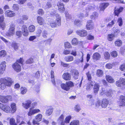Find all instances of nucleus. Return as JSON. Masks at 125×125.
Here are the masks:
<instances>
[{
  "mask_svg": "<svg viewBox=\"0 0 125 125\" xmlns=\"http://www.w3.org/2000/svg\"><path fill=\"white\" fill-rule=\"evenodd\" d=\"M111 19L109 17H107L104 19V21L106 23L110 21H111Z\"/></svg>",
  "mask_w": 125,
  "mask_h": 125,
  "instance_id": "obj_63",
  "label": "nucleus"
},
{
  "mask_svg": "<svg viewBox=\"0 0 125 125\" xmlns=\"http://www.w3.org/2000/svg\"><path fill=\"white\" fill-rule=\"evenodd\" d=\"M62 78L64 80H67L71 79V75L68 73H65L62 75Z\"/></svg>",
  "mask_w": 125,
  "mask_h": 125,
  "instance_id": "obj_27",
  "label": "nucleus"
},
{
  "mask_svg": "<svg viewBox=\"0 0 125 125\" xmlns=\"http://www.w3.org/2000/svg\"><path fill=\"white\" fill-rule=\"evenodd\" d=\"M102 92L100 93V94L102 95L104 94L107 96L111 97L113 94V92L111 90H107L104 88H102Z\"/></svg>",
  "mask_w": 125,
  "mask_h": 125,
  "instance_id": "obj_7",
  "label": "nucleus"
},
{
  "mask_svg": "<svg viewBox=\"0 0 125 125\" xmlns=\"http://www.w3.org/2000/svg\"><path fill=\"white\" fill-rule=\"evenodd\" d=\"M98 14L97 13L94 12L92 14L91 17L92 19H94L97 18L98 17Z\"/></svg>",
  "mask_w": 125,
  "mask_h": 125,
  "instance_id": "obj_43",
  "label": "nucleus"
},
{
  "mask_svg": "<svg viewBox=\"0 0 125 125\" xmlns=\"http://www.w3.org/2000/svg\"><path fill=\"white\" fill-rule=\"evenodd\" d=\"M106 78L107 81L110 83H113L115 82L114 79L111 76L109 75L106 76Z\"/></svg>",
  "mask_w": 125,
  "mask_h": 125,
  "instance_id": "obj_28",
  "label": "nucleus"
},
{
  "mask_svg": "<svg viewBox=\"0 0 125 125\" xmlns=\"http://www.w3.org/2000/svg\"><path fill=\"white\" fill-rule=\"evenodd\" d=\"M42 115L41 114H38L35 117V119H34L32 121L33 124L34 125H39V123L38 122L41 121L42 119Z\"/></svg>",
  "mask_w": 125,
  "mask_h": 125,
  "instance_id": "obj_8",
  "label": "nucleus"
},
{
  "mask_svg": "<svg viewBox=\"0 0 125 125\" xmlns=\"http://www.w3.org/2000/svg\"><path fill=\"white\" fill-rule=\"evenodd\" d=\"M64 115H61L60 117H59L58 119V121L61 123V125H62V123L63 121L64 120Z\"/></svg>",
  "mask_w": 125,
  "mask_h": 125,
  "instance_id": "obj_44",
  "label": "nucleus"
},
{
  "mask_svg": "<svg viewBox=\"0 0 125 125\" xmlns=\"http://www.w3.org/2000/svg\"><path fill=\"white\" fill-rule=\"evenodd\" d=\"M111 55L113 57H115L117 56V53L116 51H114L111 53Z\"/></svg>",
  "mask_w": 125,
  "mask_h": 125,
  "instance_id": "obj_64",
  "label": "nucleus"
},
{
  "mask_svg": "<svg viewBox=\"0 0 125 125\" xmlns=\"http://www.w3.org/2000/svg\"><path fill=\"white\" fill-rule=\"evenodd\" d=\"M53 110V108L50 107L49 109L47 110L46 113V115L48 116L50 115L52 113Z\"/></svg>",
  "mask_w": 125,
  "mask_h": 125,
  "instance_id": "obj_34",
  "label": "nucleus"
},
{
  "mask_svg": "<svg viewBox=\"0 0 125 125\" xmlns=\"http://www.w3.org/2000/svg\"><path fill=\"white\" fill-rule=\"evenodd\" d=\"M40 112V110L39 109H33V108H31L30 109L28 115L29 116H31L37 113H39Z\"/></svg>",
  "mask_w": 125,
  "mask_h": 125,
  "instance_id": "obj_12",
  "label": "nucleus"
},
{
  "mask_svg": "<svg viewBox=\"0 0 125 125\" xmlns=\"http://www.w3.org/2000/svg\"><path fill=\"white\" fill-rule=\"evenodd\" d=\"M72 43L74 45H76L78 43L77 39L76 38H74L72 41Z\"/></svg>",
  "mask_w": 125,
  "mask_h": 125,
  "instance_id": "obj_58",
  "label": "nucleus"
},
{
  "mask_svg": "<svg viewBox=\"0 0 125 125\" xmlns=\"http://www.w3.org/2000/svg\"><path fill=\"white\" fill-rule=\"evenodd\" d=\"M34 61L33 58H30L26 61V62L27 64H30L32 63Z\"/></svg>",
  "mask_w": 125,
  "mask_h": 125,
  "instance_id": "obj_54",
  "label": "nucleus"
},
{
  "mask_svg": "<svg viewBox=\"0 0 125 125\" xmlns=\"http://www.w3.org/2000/svg\"><path fill=\"white\" fill-rule=\"evenodd\" d=\"M16 35L18 37H21L22 35V33L21 31H17L16 32Z\"/></svg>",
  "mask_w": 125,
  "mask_h": 125,
  "instance_id": "obj_61",
  "label": "nucleus"
},
{
  "mask_svg": "<svg viewBox=\"0 0 125 125\" xmlns=\"http://www.w3.org/2000/svg\"><path fill=\"white\" fill-rule=\"evenodd\" d=\"M115 37V35L114 33H111L108 34L107 37V40L110 41H113Z\"/></svg>",
  "mask_w": 125,
  "mask_h": 125,
  "instance_id": "obj_23",
  "label": "nucleus"
},
{
  "mask_svg": "<svg viewBox=\"0 0 125 125\" xmlns=\"http://www.w3.org/2000/svg\"><path fill=\"white\" fill-rule=\"evenodd\" d=\"M65 16L66 17L67 20L68 19H72V16L71 15L69 14L67 11H65Z\"/></svg>",
  "mask_w": 125,
  "mask_h": 125,
  "instance_id": "obj_42",
  "label": "nucleus"
},
{
  "mask_svg": "<svg viewBox=\"0 0 125 125\" xmlns=\"http://www.w3.org/2000/svg\"><path fill=\"white\" fill-rule=\"evenodd\" d=\"M42 32V31L40 29H38L36 32L37 36L40 37L41 35V33Z\"/></svg>",
  "mask_w": 125,
  "mask_h": 125,
  "instance_id": "obj_59",
  "label": "nucleus"
},
{
  "mask_svg": "<svg viewBox=\"0 0 125 125\" xmlns=\"http://www.w3.org/2000/svg\"><path fill=\"white\" fill-rule=\"evenodd\" d=\"M101 57V56L100 54L97 52L94 53L93 56V59L95 61L99 60Z\"/></svg>",
  "mask_w": 125,
  "mask_h": 125,
  "instance_id": "obj_25",
  "label": "nucleus"
},
{
  "mask_svg": "<svg viewBox=\"0 0 125 125\" xmlns=\"http://www.w3.org/2000/svg\"><path fill=\"white\" fill-rule=\"evenodd\" d=\"M15 25L13 23H11L8 31L5 34L8 37L13 36L15 33Z\"/></svg>",
  "mask_w": 125,
  "mask_h": 125,
  "instance_id": "obj_5",
  "label": "nucleus"
},
{
  "mask_svg": "<svg viewBox=\"0 0 125 125\" xmlns=\"http://www.w3.org/2000/svg\"><path fill=\"white\" fill-rule=\"evenodd\" d=\"M94 83V82L91 81H89L86 86V90H89L91 89Z\"/></svg>",
  "mask_w": 125,
  "mask_h": 125,
  "instance_id": "obj_19",
  "label": "nucleus"
},
{
  "mask_svg": "<svg viewBox=\"0 0 125 125\" xmlns=\"http://www.w3.org/2000/svg\"><path fill=\"white\" fill-rule=\"evenodd\" d=\"M64 59L66 62H70L73 60V57L71 56H69L65 57Z\"/></svg>",
  "mask_w": 125,
  "mask_h": 125,
  "instance_id": "obj_31",
  "label": "nucleus"
},
{
  "mask_svg": "<svg viewBox=\"0 0 125 125\" xmlns=\"http://www.w3.org/2000/svg\"><path fill=\"white\" fill-rule=\"evenodd\" d=\"M11 46L15 50H16L18 48V46L17 44L15 42H13L11 44Z\"/></svg>",
  "mask_w": 125,
  "mask_h": 125,
  "instance_id": "obj_50",
  "label": "nucleus"
},
{
  "mask_svg": "<svg viewBox=\"0 0 125 125\" xmlns=\"http://www.w3.org/2000/svg\"><path fill=\"white\" fill-rule=\"evenodd\" d=\"M51 6L52 5L51 4V3L50 2H48L47 3L46 6L45 7H44L43 6V7L45 8V9H46L51 8Z\"/></svg>",
  "mask_w": 125,
  "mask_h": 125,
  "instance_id": "obj_57",
  "label": "nucleus"
},
{
  "mask_svg": "<svg viewBox=\"0 0 125 125\" xmlns=\"http://www.w3.org/2000/svg\"><path fill=\"white\" fill-rule=\"evenodd\" d=\"M96 74L98 77H101L103 75V72L102 70H98L97 71Z\"/></svg>",
  "mask_w": 125,
  "mask_h": 125,
  "instance_id": "obj_39",
  "label": "nucleus"
},
{
  "mask_svg": "<svg viewBox=\"0 0 125 125\" xmlns=\"http://www.w3.org/2000/svg\"><path fill=\"white\" fill-rule=\"evenodd\" d=\"M28 28L29 31L30 32H33L35 30V26L33 25L30 26Z\"/></svg>",
  "mask_w": 125,
  "mask_h": 125,
  "instance_id": "obj_45",
  "label": "nucleus"
},
{
  "mask_svg": "<svg viewBox=\"0 0 125 125\" xmlns=\"http://www.w3.org/2000/svg\"><path fill=\"white\" fill-rule=\"evenodd\" d=\"M6 63L5 61L2 62L0 65V68H4L6 69Z\"/></svg>",
  "mask_w": 125,
  "mask_h": 125,
  "instance_id": "obj_51",
  "label": "nucleus"
},
{
  "mask_svg": "<svg viewBox=\"0 0 125 125\" xmlns=\"http://www.w3.org/2000/svg\"><path fill=\"white\" fill-rule=\"evenodd\" d=\"M72 118L71 115H68L67 116L63 121L62 123V125H65V123L68 124L69 123L70 121Z\"/></svg>",
  "mask_w": 125,
  "mask_h": 125,
  "instance_id": "obj_24",
  "label": "nucleus"
},
{
  "mask_svg": "<svg viewBox=\"0 0 125 125\" xmlns=\"http://www.w3.org/2000/svg\"><path fill=\"white\" fill-rule=\"evenodd\" d=\"M104 56L105 59L108 60L110 58V55L108 52H105L104 53Z\"/></svg>",
  "mask_w": 125,
  "mask_h": 125,
  "instance_id": "obj_41",
  "label": "nucleus"
},
{
  "mask_svg": "<svg viewBox=\"0 0 125 125\" xmlns=\"http://www.w3.org/2000/svg\"><path fill=\"white\" fill-rule=\"evenodd\" d=\"M56 12L55 11L52 10L50 14L52 16H55L56 18V21L57 25L58 26H60L61 25V18L60 16L58 14H56Z\"/></svg>",
  "mask_w": 125,
  "mask_h": 125,
  "instance_id": "obj_6",
  "label": "nucleus"
},
{
  "mask_svg": "<svg viewBox=\"0 0 125 125\" xmlns=\"http://www.w3.org/2000/svg\"><path fill=\"white\" fill-rule=\"evenodd\" d=\"M73 83L71 81L66 82V83H62L61 84V87L64 90L66 91H69L71 88L73 86Z\"/></svg>",
  "mask_w": 125,
  "mask_h": 125,
  "instance_id": "obj_4",
  "label": "nucleus"
},
{
  "mask_svg": "<svg viewBox=\"0 0 125 125\" xmlns=\"http://www.w3.org/2000/svg\"><path fill=\"white\" fill-rule=\"evenodd\" d=\"M0 101L3 103H6L8 101V99L5 96L0 95Z\"/></svg>",
  "mask_w": 125,
  "mask_h": 125,
  "instance_id": "obj_32",
  "label": "nucleus"
},
{
  "mask_svg": "<svg viewBox=\"0 0 125 125\" xmlns=\"http://www.w3.org/2000/svg\"><path fill=\"white\" fill-rule=\"evenodd\" d=\"M118 103L120 106H125V96L121 95L120 96L119 101L118 102Z\"/></svg>",
  "mask_w": 125,
  "mask_h": 125,
  "instance_id": "obj_11",
  "label": "nucleus"
},
{
  "mask_svg": "<svg viewBox=\"0 0 125 125\" xmlns=\"http://www.w3.org/2000/svg\"><path fill=\"white\" fill-rule=\"evenodd\" d=\"M15 120L13 118L10 119V125H17L15 123Z\"/></svg>",
  "mask_w": 125,
  "mask_h": 125,
  "instance_id": "obj_48",
  "label": "nucleus"
},
{
  "mask_svg": "<svg viewBox=\"0 0 125 125\" xmlns=\"http://www.w3.org/2000/svg\"><path fill=\"white\" fill-rule=\"evenodd\" d=\"M6 52L5 50H2L0 51V57H4L6 56Z\"/></svg>",
  "mask_w": 125,
  "mask_h": 125,
  "instance_id": "obj_46",
  "label": "nucleus"
},
{
  "mask_svg": "<svg viewBox=\"0 0 125 125\" xmlns=\"http://www.w3.org/2000/svg\"><path fill=\"white\" fill-rule=\"evenodd\" d=\"M109 102L107 99H104L101 100H98L96 103V106L98 107L101 105L103 108H105L107 106Z\"/></svg>",
  "mask_w": 125,
  "mask_h": 125,
  "instance_id": "obj_3",
  "label": "nucleus"
},
{
  "mask_svg": "<svg viewBox=\"0 0 125 125\" xmlns=\"http://www.w3.org/2000/svg\"><path fill=\"white\" fill-rule=\"evenodd\" d=\"M109 5V3L107 2L101 4L100 6V11H104Z\"/></svg>",
  "mask_w": 125,
  "mask_h": 125,
  "instance_id": "obj_21",
  "label": "nucleus"
},
{
  "mask_svg": "<svg viewBox=\"0 0 125 125\" xmlns=\"http://www.w3.org/2000/svg\"><path fill=\"white\" fill-rule=\"evenodd\" d=\"M94 91L95 94L97 93L99 91V85L97 83H95L94 82V83L93 85Z\"/></svg>",
  "mask_w": 125,
  "mask_h": 125,
  "instance_id": "obj_22",
  "label": "nucleus"
},
{
  "mask_svg": "<svg viewBox=\"0 0 125 125\" xmlns=\"http://www.w3.org/2000/svg\"><path fill=\"white\" fill-rule=\"evenodd\" d=\"M31 103V100H28L25 102L22 103V106L25 109H28L30 106Z\"/></svg>",
  "mask_w": 125,
  "mask_h": 125,
  "instance_id": "obj_17",
  "label": "nucleus"
},
{
  "mask_svg": "<svg viewBox=\"0 0 125 125\" xmlns=\"http://www.w3.org/2000/svg\"><path fill=\"white\" fill-rule=\"evenodd\" d=\"M24 60L22 58H20V59L17 60V62L15 63L12 65V67L14 70L17 72L20 71L21 70V66L20 65L17 63H20L22 65H23V62Z\"/></svg>",
  "mask_w": 125,
  "mask_h": 125,
  "instance_id": "obj_2",
  "label": "nucleus"
},
{
  "mask_svg": "<svg viewBox=\"0 0 125 125\" xmlns=\"http://www.w3.org/2000/svg\"><path fill=\"white\" fill-rule=\"evenodd\" d=\"M70 72L72 73L75 79H78L79 75V72L77 70L73 69L71 70Z\"/></svg>",
  "mask_w": 125,
  "mask_h": 125,
  "instance_id": "obj_18",
  "label": "nucleus"
},
{
  "mask_svg": "<svg viewBox=\"0 0 125 125\" xmlns=\"http://www.w3.org/2000/svg\"><path fill=\"white\" fill-rule=\"evenodd\" d=\"M37 38V36H30L29 38V40L30 41H32L33 42H34V40L36 39Z\"/></svg>",
  "mask_w": 125,
  "mask_h": 125,
  "instance_id": "obj_49",
  "label": "nucleus"
},
{
  "mask_svg": "<svg viewBox=\"0 0 125 125\" xmlns=\"http://www.w3.org/2000/svg\"><path fill=\"white\" fill-rule=\"evenodd\" d=\"M51 75L52 82L53 84L55 85V83L54 79V72L52 71H51Z\"/></svg>",
  "mask_w": 125,
  "mask_h": 125,
  "instance_id": "obj_36",
  "label": "nucleus"
},
{
  "mask_svg": "<svg viewBox=\"0 0 125 125\" xmlns=\"http://www.w3.org/2000/svg\"><path fill=\"white\" fill-rule=\"evenodd\" d=\"M76 33L78 35L82 37H85L87 35L86 31L83 29L77 30L76 31Z\"/></svg>",
  "mask_w": 125,
  "mask_h": 125,
  "instance_id": "obj_9",
  "label": "nucleus"
},
{
  "mask_svg": "<svg viewBox=\"0 0 125 125\" xmlns=\"http://www.w3.org/2000/svg\"><path fill=\"white\" fill-rule=\"evenodd\" d=\"M13 82L12 79L10 78L6 77L1 78L0 80V88L3 90L5 88L6 86H10Z\"/></svg>",
  "mask_w": 125,
  "mask_h": 125,
  "instance_id": "obj_1",
  "label": "nucleus"
},
{
  "mask_svg": "<svg viewBox=\"0 0 125 125\" xmlns=\"http://www.w3.org/2000/svg\"><path fill=\"white\" fill-rule=\"evenodd\" d=\"M78 55L80 57L81 59H78L75 60V63H78L80 62H83V53L82 52H79Z\"/></svg>",
  "mask_w": 125,
  "mask_h": 125,
  "instance_id": "obj_20",
  "label": "nucleus"
},
{
  "mask_svg": "<svg viewBox=\"0 0 125 125\" xmlns=\"http://www.w3.org/2000/svg\"><path fill=\"white\" fill-rule=\"evenodd\" d=\"M79 121L78 120L72 121L70 123V125H79Z\"/></svg>",
  "mask_w": 125,
  "mask_h": 125,
  "instance_id": "obj_40",
  "label": "nucleus"
},
{
  "mask_svg": "<svg viewBox=\"0 0 125 125\" xmlns=\"http://www.w3.org/2000/svg\"><path fill=\"white\" fill-rule=\"evenodd\" d=\"M115 43L116 46H120L122 45V42L121 40L119 39H117L115 42Z\"/></svg>",
  "mask_w": 125,
  "mask_h": 125,
  "instance_id": "obj_38",
  "label": "nucleus"
},
{
  "mask_svg": "<svg viewBox=\"0 0 125 125\" xmlns=\"http://www.w3.org/2000/svg\"><path fill=\"white\" fill-rule=\"evenodd\" d=\"M21 93L22 94H25L27 91L26 88L25 87H22L21 88Z\"/></svg>",
  "mask_w": 125,
  "mask_h": 125,
  "instance_id": "obj_37",
  "label": "nucleus"
},
{
  "mask_svg": "<svg viewBox=\"0 0 125 125\" xmlns=\"http://www.w3.org/2000/svg\"><path fill=\"white\" fill-rule=\"evenodd\" d=\"M88 80L89 81H91V80L92 79V77L91 76V74L89 73V72H88L86 74Z\"/></svg>",
  "mask_w": 125,
  "mask_h": 125,
  "instance_id": "obj_55",
  "label": "nucleus"
},
{
  "mask_svg": "<svg viewBox=\"0 0 125 125\" xmlns=\"http://www.w3.org/2000/svg\"><path fill=\"white\" fill-rule=\"evenodd\" d=\"M38 22L40 25H43L45 24L44 20L41 16H38L37 18Z\"/></svg>",
  "mask_w": 125,
  "mask_h": 125,
  "instance_id": "obj_26",
  "label": "nucleus"
},
{
  "mask_svg": "<svg viewBox=\"0 0 125 125\" xmlns=\"http://www.w3.org/2000/svg\"><path fill=\"white\" fill-rule=\"evenodd\" d=\"M93 7L91 6H89L86 9V11L87 12H88L89 11L93 10H94Z\"/></svg>",
  "mask_w": 125,
  "mask_h": 125,
  "instance_id": "obj_56",
  "label": "nucleus"
},
{
  "mask_svg": "<svg viewBox=\"0 0 125 125\" xmlns=\"http://www.w3.org/2000/svg\"><path fill=\"white\" fill-rule=\"evenodd\" d=\"M5 16L7 17H12L15 16V13L13 11L10 10H8L5 12Z\"/></svg>",
  "mask_w": 125,
  "mask_h": 125,
  "instance_id": "obj_15",
  "label": "nucleus"
},
{
  "mask_svg": "<svg viewBox=\"0 0 125 125\" xmlns=\"http://www.w3.org/2000/svg\"><path fill=\"white\" fill-rule=\"evenodd\" d=\"M74 25L78 27H80L82 25V22L80 21L79 20H75L74 22Z\"/></svg>",
  "mask_w": 125,
  "mask_h": 125,
  "instance_id": "obj_35",
  "label": "nucleus"
},
{
  "mask_svg": "<svg viewBox=\"0 0 125 125\" xmlns=\"http://www.w3.org/2000/svg\"><path fill=\"white\" fill-rule=\"evenodd\" d=\"M1 109L7 113H9L11 112V108L7 105H3Z\"/></svg>",
  "mask_w": 125,
  "mask_h": 125,
  "instance_id": "obj_14",
  "label": "nucleus"
},
{
  "mask_svg": "<svg viewBox=\"0 0 125 125\" xmlns=\"http://www.w3.org/2000/svg\"><path fill=\"white\" fill-rule=\"evenodd\" d=\"M48 35V33L47 31H46L44 30L43 31L42 33V36L45 38H47V36Z\"/></svg>",
  "mask_w": 125,
  "mask_h": 125,
  "instance_id": "obj_52",
  "label": "nucleus"
},
{
  "mask_svg": "<svg viewBox=\"0 0 125 125\" xmlns=\"http://www.w3.org/2000/svg\"><path fill=\"white\" fill-rule=\"evenodd\" d=\"M75 110L77 112H79L81 110L80 105H77L75 107Z\"/></svg>",
  "mask_w": 125,
  "mask_h": 125,
  "instance_id": "obj_62",
  "label": "nucleus"
},
{
  "mask_svg": "<svg viewBox=\"0 0 125 125\" xmlns=\"http://www.w3.org/2000/svg\"><path fill=\"white\" fill-rule=\"evenodd\" d=\"M0 38L7 45H8L10 44V42H8L3 37H0Z\"/></svg>",
  "mask_w": 125,
  "mask_h": 125,
  "instance_id": "obj_60",
  "label": "nucleus"
},
{
  "mask_svg": "<svg viewBox=\"0 0 125 125\" xmlns=\"http://www.w3.org/2000/svg\"><path fill=\"white\" fill-rule=\"evenodd\" d=\"M123 9V7H120L119 8L117 9H116V8H115L114 12L115 15L118 16L120 13L122 11Z\"/></svg>",
  "mask_w": 125,
  "mask_h": 125,
  "instance_id": "obj_29",
  "label": "nucleus"
},
{
  "mask_svg": "<svg viewBox=\"0 0 125 125\" xmlns=\"http://www.w3.org/2000/svg\"><path fill=\"white\" fill-rule=\"evenodd\" d=\"M16 104L14 103H12L11 104V113H14L16 110Z\"/></svg>",
  "mask_w": 125,
  "mask_h": 125,
  "instance_id": "obj_30",
  "label": "nucleus"
},
{
  "mask_svg": "<svg viewBox=\"0 0 125 125\" xmlns=\"http://www.w3.org/2000/svg\"><path fill=\"white\" fill-rule=\"evenodd\" d=\"M117 23L119 26H122L123 25V20L121 18H118L117 20Z\"/></svg>",
  "mask_w": 125,
  "mask_h": 125,
  "instance_id": "obj_47",
  "label": "nucleus"
},
{
  "mask_svg": "<svg viewBox=\"0 0 125 125\" xmlns=\"http://www.w3.org/2000/svg\"><path fill=\"white\" fill-rule=\"evenodd\" d=\"M59 11L61 13L63 12L65 10L64 7V5L60 2H58L57 4Z\"/></svg>",
  "mask_w": 125,
  "mask_h": 125,
  "instance_id": "obj_13",
  "label": "nucleus"
},
{
  "mask_svg": "<svg viewBox=\"0 0 125 125\" xmlns=\"http://www.w3.org/2000/svg\"><path fill=\"white\" fill-rule=\"evenodd\" d=\"M86 29L87 30H89L93 29L94 26L92 21L89 20L87 21L86 25Z\"/></svg>",
  "mask_w": 125,
  "mask_h": 125,
  "instance_id": "obj_16",
  "label": "nucleus"
},
{
  "mask_svg": "<svg viewBox=\"0 0 125 125\" xmlns=\"http://www.w3.org/2000/svg\"><path fill=\"white\" fill-rule=\"evenodd\" d=\"M116 86L119 87H121L122 85H125V79L121 78L119 80L116 82Z\"/></svg>",
  "mask_w": 125,
  "mask_h": 125,
  "instance_id": "obj_10",
  "label": "nucleus"
},
{
  "mask_svg": "<svg viewBox=\"0 0 125 125\" xmlns=\"http://www.w3.org/2000/svg\"><path fill=\"white\" fill-rule=\"evenodd\" d=\"M14 10L17 11L19 9V6L18 4H14L12 7Z\"/></svg>",
  "mask_w": 125,
  "mask_h": 125,
  "instance_id": "obj_53",
  "label": "nucleus"
},
{
  "mask_svg": "<svg viewBox=\"0 0 125 125\" xmlns=\"http://www.w3.org/2000/svg\"><path fill=\"white\" fill-rule=\"evenodd\" d=\"M116 22V20L115 19L112 20L110 21L107 24V26L108 27H112L115 24Z\"/></svg>",
  "mask_w": 125,
  "mask_h": 125,
  "instance_id": "obj_33",
  "label": "nucleus"
}]
</instances>
